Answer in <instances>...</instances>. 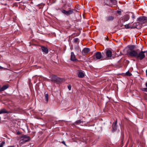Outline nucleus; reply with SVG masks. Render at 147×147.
I'll use <instances>...</instances> for the list:
<instances>
[{"mask_svg": "<svg viewBox=\"0 0 147 147\" xmlns=\"http://www.w3.org/2000/svg\"><path fill=\"white\" fill-rule=\"evenodd\" d=\"M145 51H141L138 52L136 50L129 51L128 53L129 55L132 57H135L137 59L141 60L145 57Z\"/></svg>", "mask_w": 147, "mask_h": 147, "instance_id": "obj_1", "label": "nucleus"}, {"mask_svg": "<svg viewBox=\"0 0 147 147\" xmlns=\"http://www.w3.org/2000/svg\"><path fill=\"white\" fill-rule=\"evenodd\" d=\"M50 78H51V80L57 83H59L62 82L63 80V79L57 77L56 76L53 74L51 75Z\"/></svg>", "mask_w": 147, "mask_h": 147, "instance_id": "obj_2", "label": "nucleus"}, {"mask_svg": "<svg viewBox=\"0 0 147 147\" xmlns=\"http://www.w3.org/2000/svg\"><path fill=\"white\" fill-rule=\"evenodd\" d=\"M30 138L29 137L24 135L22 136L20 138V143L22 144L30 140Z\"/></svg>", "mask_w": 147, "mask_h": 147, "instance_id": "obj_3", "label": "nucleus"}, {"mask_svg": "<svg viewBox=\"0 0 147 147\" xmlns=\"http://www.w3.org/2000/svg\"><path fill=\"white\" fill-rule=\"evenodd\" d=\"M105 3L107 5L112 7L113 6V4L114 3V5H115L117 1L116 0H105Z\"/></svg>", "mask_w": 147, "mask_h": 147, "instance_id": "obj_4", "label": "nucleus"}, {"mask_svg": "<svg viewBox=\"0 0 147 147\" xmlns=\"http://www.w3.org/2000/svg\"><path fill=\"white\" fill-rule=\"evenodd\" d=\"M138 21L141 23H144L147 21V18L144 16L140 17L138 19Z\"/></svg>", "mask_w": 147, "mask_h": 147, "instance_id": "obj_5", "label": "nucleus"}, {"mask_svg": "<svg viewBox=\"0 0 147 147\" xmlns=\"http://www.w3.org/2000/svg\"><path fill=\"white\" fill-rule=\"evenodd\" d=\"M61 12L67 16L72 14L73 12V11L72 10H70L69 11H67L63 9L62 10Z\"/></svg>", "mask_w": 147, "mask_h": 147, "instance_id": "obj_6", "label": "nucleus"}, {"mask_svg": "<svg viewBox=\"0 0 147 147\" xmlns=\"http://www.w3.org/2000/svg\"><path fill=\"white\" fill-rule=\"evenodd\" d=\"M106 54L107 56V57L108 58V59H110L112 56V51L109 50H107L106 51Z\"/></svg>", "mask_w": 147, "mask_h": 147, "instance_id": "obj_7", "label": "nucleus"}, {"mask_svg": "<svg viewBox=\"0 0 147 147\" xmlns=\"http://www.w3.org/2000/svg\"><path fill=\"white\" fill-rule=\"evenodd\" d=\"M94 57L97 59H100L102 57V55L100 52H96L94 55Z\"/></svg>", "mask_w": 147, "mask_h": 147, "instance_id": "obj_8", "label": "nucleus"}, {"mask_svg": "<svg viewBox=\"0 0 147 147\" xmlns=\"http://www.w3.org/2000/svg\"><path fill=\"white\" fill-rule=\"evenodd\" d=\"M41 49L43 52H44L46 54L48 53L49 52V50L45 46H41Z\"/></svg>", "mask_w": 147, "mask_h": 147, "instance_id": "obj_9", "label": "nucleus"}, {"mask_svg": "<svg viewBox=\"0 0 147 147\" xmlns=\"http://www.w3.org/2000/svg\"><path fill=\"white\" fill-rule=\"evenodd\" d=\"M78 76L80 78H83L84 77V74L82 71H79L78 72Z\"/></svg>", "mask_w": 147, "mask_h": 147, "instance_id": "obj_10", "label": "nucleus"}, {"mask_svg": "<svg viewBox=\"0 0 147 147\" xmlns=\"http://www.w3.org/2000/svg\"><path fill=\"white\" fill-rule=\"evenodd\" d=\"M71 60L73 61H75L77 60L74 53L72 52L71 53Z\"/></svg>", "mask_w": 147, "mask_h": 147, "instance_id": "obj_11", "label": "nucleus"}, {"mask_svg": "<svg viewBox=\"0 0 147 147\" xmlns=\"http://www.w3.org/2000/svg\"><path fill=\"white\" fill-rule=\"evenodd\" d=\"M117 120L115 121L113 123L112 125L113 129V131H115L117 129Z\"/></svg>", "mask_w": 147, "mask_h": 147, "instance_id": "obj_12", "label": "nucleus"}, {"mask_svg": "<svg viewBox=\"0 0 147 147\" xmlns=\"http://www.w3.org/2000/svg\"><path fill=\"white\" fill-rule=\"evenodd\" d=\"M114 18L112 16H109L107 18L106 21L107 22H109L113 20Z\"/></svg>", "mask_w": 147, "mask_h": 147, "instance_id": "obj_13", "label": "nucleus"}, {"mask_svg": "<svg viewBox=\"0 0 147 147\" xmlns=\"http://www.w3.org/2000/svg\"><path fill=\"white\" fill-rule=\"evenodd\" d=\"M90 51L89 49L87 48H84L83 51L82 53H84V54H85L88 53Z\"/></svg>", "mask_w": 147, "mask_h": 147, "instance_id": "obj_14", "label": "nucleus"}, {"mask_svg": "<svg viewBox=\"0 0 147 147\" xmlns=\"http://www.w3.org/2000/svg\"><path fill=\"white\" fill-rule=\"evenodd\" d=\"M9 112L7 111L5 109H3L0 110V114L2 113H8Z\"/></svg>", "mask_w": 147, "mask_h": 147, "instance_id": "obj_15", "label": "nucleus"}, {"mask_svg": "<svg viewBox=\"0 0 147 147\" xmlns=\"http://www.w3.org/2000/svg\"><path fill=\"white\" fill-rule=\"evenodd\" d=\"M129 50V51H133L135 47L134 45H131L128 47Z\"/></svg>", "mask_w": 147, "mask_h": 147, "instance_id": "obj_16", "label": "nucleus"}, {"mask_svg": "<svg viewBox=\"0 0 147 147\" xmlns=\"http://www.w3.org/2000/svg\"><path fill=\"white\" fill-rule=\"evenodd\" d=\"M83 122L81 120H77L75 122V123L77 125H79L82 123H83Z\"/></svg>", "mask_w": 147, "mask_h": 147, "instance_id": "obj_17", "label": "nucleus"}, {"mask_svg": "<svg viewBox=\"0 0 147 147\" xmlns=\"http://www.w3.org/2000/svg\"><path fill=\"white\" fill-rule=\"evenodd\" d=\"M45 98L46 101V102H47L48 100L49 95L48 94L45 95Z\"/></svg>", "mask_w": 147, "mask_h": 147, "instance_id": "obj_18", "label": "nucleus"}, {"mask_svg": "<svg viewBox=\"0 0 147 147\" xmlns=\"http://www.w3.org/2000/svg\"><path fill=\"white\" fill-rule=\"evenodd\" d=\"M74 41L75 43H77L79 41V40L78 38H75L74 39Z\"/></svg>", "mask_w": 147, "mask_h": 147, "instance_id": "obj_19", "label": "nucleus"}, {"mask_svg": "<svg viewBox=\"0 0 147 147\" xmlns=\"http://www.w3.org/2000/svg\"><path fill=\"white\" fill-rule=\"evenodd\" d=\"M145 85L147 87V82L146 83ZM142 90L147 92V88H143Z\"/></svg>", "mask_w": 147, "mask_h": 147, "instance_id": "obj_20", "label": "nucleus"}, {"mask_svg": "<svg viewBox=\"0 0 147 147\" xmlns=\"http://www.w3.org/2000/svg\"><path fill=\"white\" fill-rule=\"evenodd\" d=\"M5 142H2L0 145V147H3V146L5 144Z\"/></svg>", "mask_w": 147, "mask_h": 147, "instance_id": "obj_21", "label": "nucleus"}, {"mask_svg": "<svg viewBox=\"0 0 147 147\" xmlns=\"http://www.w3.org/2000/svg\"><path fill=\"white\" fill-rule=\"evenodd\" d=\"M126 74L127 76H130L131 75V73H130L129 72H128V71L126 73Z\"/></svg>", "mask_w": 147, "mask_h": 147, "instance_id": "obj_22", "label": "nucleus"}, {"mask_svg": "<svg viewBox=\"0 0 147 147\" xmlns=\"http://www.w3.org/2000/svg\"><path fill=\"white\" fill-rule=\"evenodd\" d=\"M125 28H130L128 24H126L125 26Z\"/></svg>", "mask_w": 147, "mask_h": 147, "instance_id": "obj_23", "label": "nucleus"}, {"mask_svg": "<svg viewBox=\"0 0 147 147\" xmlns=\"http://www.w3.org/2000/svg\"><path fill=\"white\" fill-rule=\"evenodd\" d=\"M0 69H3L4 70H9V69H7V68H4V67H1V66H0Z\"/></svg>", "mask_w": 147, "mask_h": 147, "instance_id": "obj_24", "label": "nucleus"}, {"mask_svg": "<svg viewBox=\"0 0 147 147\" xmlns=\"http://www.w3.org/2000/svg\"><path fill=\"white\" fill-rule=\"evenodd\" d=\"M68 88L69 90H70L71 88V85H69L68 86Z\"/></svg>", "mask_w": 147, "mask_h": 147, "instance_id": "obj_25", "label": "nucleus"}, {"mask_svg": "<svg viewBox=\"0 0 147 147\" xmlns=\"http://www.w3.org/2000/svg\"><path fill=\"white\" fill-rule=\"evenodd\" d=\"M146 75L147 76V69L146 70Z\"/></svg>", "mask_w": 147, "mask_h": 147, "instance_id": "obj_26", "label": "nucleus"}, {"mask_svg": "<svg viewBox=\"0 0 147 147\" xmlns=\"http://www.w3.org/2000/svg\"><path fill=\"white\" fill-rule=\"evenodd\" d=\"M62 143L63 144H65V142H62Z\"/></svg>", "mask_w": 147, "mask_h": 147, "instance_id": "obj_27", "label": "nucleus"}, {"mask_svg": "<svg viewBox=\"0 0 147 147\" xmlns=\"http://www.w3.org/2000/svg\"><path fill=\"white\" fill-rule=\"evenodd\" d=\"M132 18H134V15H133L132 16Z\"/></svg>", "mask_w": 147, "mask_h": 147, "instance_id": "obj_28", "label": "nucleus"}]
</instances>
